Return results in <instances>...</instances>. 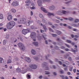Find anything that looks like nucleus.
<instances>
[{
    "label": "nucleus",
    "mask_w": 79,
    "mask_h": 79,
    "mask_svg": "<svg viewBox=\"0 0 79 79\" xmlns=\"http://www.w3.org/2000/svg\"><path fill=\"white\" fill-rule=\"evenodd\" d=\"M15 26V22L13 21L9 22L7 24V28L8 29H11Z\"/></svg>",
    "instance_id": "1"
},
{
    "label": "nucleus",
    "mask_w": 79,
    "mask_h": 79,
    "mask_svg": "<svg viewBox=\"0 0 79 79\" xmlns=\"http://www.w3.org/2000/svg\"><path fill=\"white\" fill-rule=\"evenodd\" d=\"M18 46H19L20 49L22 50V51H24V50H25V47L22 43H18Z\"/></svg>",
    "instance_id": "2"
},
{
    "label": "nucleus",
    "mask_w": 79,
    "mask_h": 79,
    "mask_svg": "<svg viewBox=\"0 0 79 79\" xmlns=\"http://www.w3.org/2000/svg\"><path fill=\"white\" fill-rule=\"evenodd\" d=\"M29 32H30V30L26 29H23L22 31V33L23 34H24V35L27 34Z\"/></svg>",
    "instance_id": "3"
},
{
    "label": "nucleus",
    "mask_w": 79,
    "mask_h": 79,
    "mask_svg": "<svg viewBox=\"0 0 79 79\" xmlns=\"http://www.w3.org/2000/svg\"><path fill=\"white\" fill-rule=\"evenodd\" d=\"M30 37L32 39L35 38L36 37V34L34 32H32L31 33Z\"/></svg>",
    "instance_id": "4"
},
{
    "label": "nucleus",
    "mask_w": 79,
    "mask_h": 79,
    "mask_svg": "<svg viewBox=\"0 0 79 79\" xmlns=\"http://www.w3.org/2000/svg\"><path fill=\"white\" fill-rule=\"evenodd\" d=\"M30 68H31V69H37V66L35 64H31L30 66Z\"/></svg>",
    "instance_id": "5"
},
{
    "label": "nucleus",
    "mask_w": 79,
    "mask_h": 79,
    "mask_svg": "<svg viewBox=\"0 0 79 79\" xmlns=\"http://www.w3.org/2000/svg\"><path fill=\"white\" fill-rule=\"evenodd\" d=\"M11 5L12 6H16L19 5V3L17 2H13L11 4Z\"/></svg>",
    "instance_id": "6"
},
{
    "label": "nucleus",
    "mask_w": 79,
    "mask_h": 79,
    "mask_svg": "<svg viewBox=\"0 0 79 79\" xmlns=\"http://www.w3.org/2000/svg\"><path fill=\"white\" fill-rule=\"evenodd\" d=\"M49 9L51 11H53L55 9V7L53 5H52L49 7Z\"/></svg>",
    "instance_id": "7"
},
{
    "label": "nucleus",
    "mask_w": 79,
    "mask_h": 79,
    "mask_svg": "<svg viewBox=\"0 0 79 79\" xmlns=\"http://www.w3.org/2000/svg\"><path fill=\"white\" fill-rule=\"evenodd\" d=\"M24 68H22V70H21V73L22 74H24L27 72V69H24Z\"/></svg>",
    "instance_id": "8"
},
{
    "label": "nucleus",
    "mask_w": 79,
    "mask_h": 79,
    "mask_svg": "<svg viewBox=\"0 0 79 79\" xmlns=\"http://www.w3.org/2000/svg\"><path fill=\"white\" fill-rule=\"evenodd\" d=\"M13 18V17L11 15H8L7 16V20L8 21H11Z\"/></svg>",
    "instance_id": "9"
},
{
    "label": "nucleus",
    "mask_w": 79,
    "mask_h": 79,
    "mask_svg": "<svg viewBox=\"0 0 79 79\" xmlns=\"http://www.w3.org/2000/svg\"><path fill=\"white\" fill-rule=\"evenodd\" d=\"M25 60L28 63H30V62H31V59H30V58H29V57H26Z\"/></svg>",
    "instance_id": "10"
},
{
    "label": "nucleus",
    "mask_w": 79,
    "mask_h": 79,
    "mask_svg": "<svg viewBox=\"0 0 79 79\" xmlns=\"http://www.w3.org/2000/svg\"><path fill=\"white\" fill-rule=\"evenodd\" d=\"M56 14L58 15H63V13L60 10H59L58 11L56 12Z\"/></svg>",
    "instance_id": "11"
},
{
    "label": "nucleus",
    "mask_w": 79,
    "mask_h": 79,
    "mask_svg": "<svg viewBox=\"0 0 79 79\" xmlns=\"http://www.w3.org/2000/svg\"><path fill=\"white\" fill-rule=\"evenodd\" d=\"M31 52L32 55H35L36 54V52H35V50L34 49H32L31 51Z\"/></svg>",
    "instance_id": "12"
},
{
    "label": "nucleus",
    "mask_w": 79,
    "mask_h": 79,
    "mask_svg": "<svg viewBox=\"0 0 79 79\" xmlns=\"http://www.w3.org/2000/svg\"><path fill=\"white\" fill-rule=\"evenodd\" d=\"M20 22L21 23H22L23 24L26 23V19L24 18L22 19V20H21Z\"/></svg>",
    "instance_id": "13"
},
{
    "label": "nucleus",
    "mask_w": 79,
    "mask_h": 79,
    "mask_svg": "<svg viewBox=\"0 0 79 79\" xmlns=\"http://www.w3.org/2000/svg\"><path fill=\"white\" fill-rule=\"evenodd\" d=\"M41 10H42V11H43L44 12V13H47L48 12L47 10H45V8H44L43 7H41Z\"/></svg>",
    "instance_id": "14"
},
{
    "label": "nucleus",
    "mask_w": 79,
    "mask_h": 79,
    "mask_svg": "<svg viewBox=\"0 0 79 79\" xmlns=\"http://www.w3.org/2000/svg\"><path fill=\"white\" fill-rule=\"evenodd\" d=\"M47 62H44L42 64V67H43L44 68L47 66Z\"/></svg>",
    "instance_id": "15"
},
{
    "label": "nucleus",
    "mask_w": 79,
    "mask_h": 79,
    "mask_svg": "<svg viewBox=\"0 0 79 79\" xmlns=\"http://www.w3.org/2000/svg\"><path fill=\"white\" fill-rule=\"evenodd\" d=\"M10 11L12 13H16V10H15V9H11Z\"/></svg>",
    "instance_id": "16"
},
{
    "label": "nucleus",
    "mask_w": 79,
    "mask_h": 79,
    "mask_svg": "<svg viewBox=\"0 0 79 79\" xmlns=\"http://www.w3.org/2000/svg\"><path fill=\"white\" fill-rule=\"evenodd\" d=\"M47 15L49 17L51 16L52 15V16H54V14L53 13H48L47 14Z\"/></svg>",
    "instance_id": "17"
},
{
    "label": "nucleus",
    "mask_w": 79,
    "mask_h": 79,
    "mask_svg": "<svg viewBox=\"0 0 79 79\" xmlns=\"http://www.w3.org/2000/svg\"><path fill=\"white\" fill-rule=\"evenodd\" d=\"M47 36V35L45 33H43V38H44V40H46L47 38H46V36Z\"/></svg>",
    "instance_id": "18"
},
{
    "label": "nucleus",
    "mask_w": 79,
    "mask_h": 79,
    "mask_svg": "<svg viewBox=\"0 0 79 79\" xmlns=\"http://www.w3.org/2000/svg\"><path fill=\"white\" fill-rule=\"evenodd\" d=\"M56 32L57 33L58 35H60V34H61V32L58 30H56Z\"/></svg>",
    "instance_id": "19"
},
{
    "label": "nucleus",
    "mask_w": 79,
    "mask_h": 79,
    "mask_svg": "<svg viewBox=\"0 0 79 79\" xmlns=\"http://www.w3.org/2000/svg\"><path fill=\"white\" fill-rule=\"evenodd\" d=\"M33 44L35 46H38V45H39V43L38 42H33Z\"/></svg>",
    "instance_id": "20"
},
{
    "label": "nucleus",
    "mask_w": 79,
    "mask_h": 79,
    "mask_svg": "<svg viewBox=\"0 0 79 79\" xmlns=\"http://www.w3.org/2000/svg\"><path fill=\"white\" fill-rule=\"evenodd\" d=\"M38 4L39 5H41L42 3V0H37Z\"/></svg>",
    "instance_id": "21"
},
{
    "label": "nucleus",
    "mask_w": 79,
    "mask_h": 79,
    "mask_svg": "<svg viewBox=\"0 0 79 79\" xmlns=\"http://www.w3.org/2000/svg\"><path fill=\"white\" fill-rule=\"evenodd\" d=\"M0 19H3V15L1 13H0Z\"/></svg>",
    "instance_id": "22"
},
{
    "label": "nucleus",
    "mask_w": 79,
    "mask_h": 79,
    "mask_svg": "<svg viewBox=\"0 0 79 79\" xmlns=\"http://www.w3.org/2000/svg\"><path fill=\"white\" fill-rule=\"evenodd\" d=\"M43 2L45 3V2H50V0H43Z\"/></svg>",
    "instance_id": "23"
},
{
    "label": "nucleus",
    "mask_w": 79,
    "mask_h": 79,
    "mask_svg": "<svg viewBox=\"0 0 79 79\" xmlns=\"http://www.w3.org/2000/svg\"><path fill=\"white\" fill-rule=\"evenodd\" d=\"M16 41H17V39H16V38H15L12 40V43H15V42H16Z\"/></svg>",
    "instance_id": "24"
},
{
    "label": "nucleus",
    "mask_w": 79,
    "mask_h": 79,
    "mask_svg": "<svg viewBox=\"0 0 79 79\" xmlns=\"http://www.w3.org/2000/svg\"><path fill=\"white\" fill-rule=\"evenodd\" d=\"M71 51L73 52H77V49L76 50L73 49V48H71Z\"/></svg>",
    "instance_id": "25"
},
{
    "label": "nucleus",
    "mask_w": 79,
    "mask_h": 79,
    "mask_svg": "<svg viewBox=\"0 0 79 79\" xmlns=\"http://www.w3.org/2000/svg\"><path fill=\"white\" fill-rule=\"evenodd\" d=\"M16 71L17 72H18V73H19L20 72H21V69H20L18 68L16 69Z\"/></svg>",
    "instance_id": "26"
},
{
    "label": "nucleus",
    "mask_w": 79,
    "mask_h": 79,
    "mask_svg": "<svg viewBox=\"0 0 79 79\" xmlns=\"http://www.w3.org/2000/svg\"><path fill=\"white\" fill-rule=\"evenodd\" d=\"M7 42V40H4L3 41V45H5L6 44Z\"/></svg>",
    "instance_id": "27"
},
{
    "label": "nucleus",
    "mask_w": 79,
    "mask_h": 79,
    "mask_svg": "<svg viewBox=\"0 0 79 79\" xmlns=\"http://www.w3.org/2000/svg\"><path fill=\"white\" fill-rule=\"evenodd\" d=\"M33 58L34 59V60H36V61H37L39 60V58L37 57H35V56H34L33 57Z\"/></svg>",
    "instance_id": "28"
},
{
    "label": "nucleus",
    "mask_w": 79,
    "mask_h": 79,
    "mask_svg": "<svg viewBox=\"0 0 79 79\" xmlns=\"http://www.w3.org/2000/svg\"><path fill=\"white\" fill-rule=\"evenodd\" d=\"M43 27L45 31H47L48 29H47V28H46V26H45L43 25Z\"/></svg>",
    "instance_id": "29"
},
{
    "label": "nucleus",
    "mask_w": 79,
    "mask_h": 79,
    "mask_svg": "<svg viewBox=\"0 0 79 79\" xmlns=\"http://www.w3.org/2000/svg\"><path fill=\"white\" fill-rule=\"evenodd\" d=\"M42 21L44 24H47V22H46V21H45V19H42Z\"/></svg>",
    "instance_id": "30"
},
{
    "label": "nucleus",
    "mask_w": 79,
    "mask_h": 79,
    "mask_svg": "<svg viewBox=\"0 0 79 79\" xmlns=\"http://www.w3.org/2000/svg\"><path fill=\"white\" fill-rule=\"evenodd\" d=\"M27 78L28 79H31V75H30L29 74H27Z\"/></svg>",
    "instance_id": "31"
},
{
    "label": "nucleus",
    "mask_w": 79,
    "mask_h": 79,
    "mask_svg": "<svg viewBox=\"0 0 79 79\" xmlns=\"http://www.w3.org/2000/svg\"><path fill=\"white\" fill-rule=\"evenodd\" d=\"M41 39H42V36H38V39L39 40H40Z\"/></svg>",
    "instance_id": "32"
},
{
    "label": "nucleus",
    "mask_w": 79,
    "mask_h": 79,
    "mask_svg": "<svg viewBox=\"0 0 79 79\" xmlns=\"http://www.w3.org/2000/svg\"><path fill=\"white\" fill-rule=\"evenodd\" d=\"M45 74H46V75H48V74H50V73L48 71H45Z\"/></svg>",
    "instance_id": "33"
},
{
    "label": "nucleus",
    "mask_w": 79,
    "mask_h": 79,
    "mask_svg": "<svg viewBox=\"0 0 79 79\" xmlns=\"http://www.w3.org/2000/svg\"><path fill=\"white\" fill-rule=\"evenodd\" d=\"M26 3H31V1L30 0H28L25 2Z\"/></svg>",
    "instance_id": "34"
},
{
    "label": "nucleus",
    "mask_w": 79,
    "mask_h": 79,
    "mask_svg": "<svg viewBox=\"0 0 79 79\" xmlns=\"http://www.w3.org/2000/svg\"><path fill=\"white\" fill-rule=\"evenodd\" d=\"M66 42H67V43H68L69 44H71V42H72L71 41L69 40H66Z\"/></svg>",
    "instance_id": "35"
},
{
    "label": "nucleus",
    "mask_w": 79,
    "mask_h": 79,
    "mask_svg": "<svg viewBox=\"0 0 79 79\" xmlns=\"http://www.w3.org/2000/svg\"><path fill=\"white\" fill-rule=\"evenodd\" d=\"M72 26H74V27H78V25L77 24H73V25H72Z\"/></svg>",
    "instance_id": "36"
},
{
    "label": "nucleus",
    "mask_w": 79,
    "mask_h": 79,
    "mask_svg": "<svg viewBox=\"0 0 79 79\" xmlns=\"http://www.w3.org/2000/svg\"><path fill=\"white\" fill-rule=\"evenodd\" d=\"M11 63V60L10 59H9L7 61V63Z\"/></svg>",
    "instance_id": "37"
},
{
    "label": "nucleus",
    "mask_w": 79,
    "mask_h": 79,
    "mask_svg": "<svg viewBox=\"0 0 79 79\" xmlns=\"http://www.w3.org/2000/svg\"><path fill=\"white\" fill-rule=\"evenodd\" d=\"M54 75V76H56L57 75V73L56 72H54L52 73Z\"/></svg>",
    "instance_id": "38"
},
{
    "label": "nucleus",
    "mask_w": 79,
    "mask_h": 79,
    "mask_svg": "<svg viewBox=\"0 0 79 79\" xmlns=\"http://www.w3.org/2000/svg\"><path fill=\"white\" fill-rule=\"evenodd\" d=\"M31 10H35V7L34 6H32V7H30Z\"/></svg>",
    "instance_id": "39"
},
{
    "label": "nucleus",
    "mask_w": 79,
    "mask_h": 79,
    "mask_svg": "<svg viewBox=\"0 0 79 79\" xmlns=\"http://www.w3.org/2000/svg\"><path fill=\"white\" fill-rule=\"evenodd\" d=\"M3 59L2 58H0V63H2V61H3Z\"/></svg>",
    "instance_id": "40"
},
{
    "label": "nucleus",
    "mask_w": 79,
    "mask_h": 79,
    "mask_svg": "<svg viewBox=\"0 0 79 79\" xmlns=\"http://www.w3.org/2000/svg\"><path fill=\"white\" fill-rule=\"evenodd\" d=\"M72 2V1L70 0V1H69L68 2H65V3H66V4H68V3H71V2Z\"/></svg>",
    "instance_id": "41"
},
{
    "label": "nucleus",
    "mask_w": 79,
    "mask_h": 79,
    "mask_svg": "<svg viewBox=\"0 0 79 79\" xmlns=\"http://www.w3.org/2000/svg\"><path fill=\"white\" fill-rule=\"evenodd\" d=\"M62 13V15L63 14H66V11L65 10H63Z\"/></svg>",
    "instance_id": "42"
},
{
    "label": "nucleus",
    "mask_w": 79,
    "mask_h": 79,
    "mask_svg": "<svg viewBox=\"0 0 79 79\" xmlns=\"http://www.w3.org/2000/svg\"><path fill=\"white\" fill-rule=\"evenodd\" d=\"M69 21H73V20H74V19L72 18H69Z\"/></svg>",
    "instance_id": "43"
},
{
    "label": "nucleus",
    "mask_w": 79,
    "mask_h": 79,
    "mask_svg": "<svg viewBox=\"0 0 79 79\" xmlns=\"http://www.w3.org/2000/svg\"><path fill=\"white\" fill-rule=\"evenodd\" d=\"M59 72L61 74H63L64 73V71L63 70H60Z\"/></svg>",
    "instance_id": "44"
},
{
    "label": "nucleus",
    "mask_w": 79,
    "mask_h": 79,
    "mask_svg": "<svg viewBox=\"0 0 79 79\" xmlns=\"http://www.w3.org/2000/svg\"><path fill=\"white\" fill-rule=\"evenodd\" d=\"M79 22V19H76L75 20V23H78V22Z\"/></svg>",
    "instance_id": "45"
},
{
    "label": "nucleus",
    "mask_w": 79,
    "mask_h": 79,
    "mask_svg": "<svg viewBox=\"0 0 79 79\" xmlns=\"http://www.w3.org/2000/svg\"><path fill=\"white\" fill-rule=\"evenodd\" d=\"M49 29L50 31L51 32H53V30H52V29L51 28H49Z\"/></svg>",
    "instance_id": "46"
},
{
    "label": "nucleus",
    "mask_w": 79,
    "mask_h": 79,
    "mask_svg": "<svg viewBox=\"0 0 79 79\" xmlns=\"http://www.w3.org/2000/svg\"><path fill=\"white\" fill-rule=\"evenodd\" d=\"M9 35H6V39H8V38H9Z\"/></svg>",
    "instance_id": "47"
},
{
    "label": "nucleus",
    "mask_w": 79,
    "mask_h": 79,
    "mask_svg": "<svg viewBox=\"0 0 79 79\" xmlns=\"http://www.w3.org/2000/svg\"><path fill=\"white\" fill-rule=\"evenodd\" d=\"M52 35L54 37H56V36H57V35L56 34H52Z\"/></svg>",
    "instance_id": "48"
},
{
    "label": "nucleus",
    "mask_w": 79,
    "mask_h": 79,
    "mask_svg": "<svg viewBox=\"0 0 79 79\" xmlns=\"http://www.w3.org/2000/svg\"><path fill=\"white\" fill-rule=\"evenodd\" d=\"M39 16L40 18H43V15H42L41 14H40L39 15Z\"/></svg>",
    "instance_id": "49"
},
{
    "label": "nucleus",
    "mask_w": 79,
    "mask_h": 79,
    "mask_svg": "<svg viewBox=\"0 0 79 79\" xmlns=\"http://www.w3.org/2000/svg\"><path fill=\"white\" fill-rule=\"evenodd\" d=\"M60 77H61L63 79H64L65 78V77H64V75H60Z\"/></svg>",
    "instance_id": "50"
},
{
    "label": "nucleus",
    "mask_w": 79,
    "mask_h": 79,
    "mask_svg": "<svg viewBox=\"0 0 79 79\" xmlns=\"http://www.w3.org/2000/svg\"><path fill=\"white\" fill-rule=\"evenodd\" d=\"M65 45H66V47H67L68 48H70V46H69V45L68 44H65Z\"/></svg>",
    "instance_id": "51"
},
{
    "label": "nucleus",
    "mask_w": 79,
    "mask_h": 79,
    "mask_svg": "<svg viewBox=\"0 0 79 79\" xmlns=\"http://www.w3.org/2000/svg\"><path fill=\"white\" fill-rule=\"evenodd\" d=\"M30 24H30V23H29V21H28V22L27 23V24H26V25L27 26H29V25H30Z\"/></svg>",
    "instance_id": "52"
},
{
    "label": "nucleus",
    "mask_w": 79,
    "mask_h": 79,
    "mask_svg": "<svg viewBox=\"0 0 79 79\" xmlns=\"http://www.w3.org/2000/svg\"><path fill=\"white\" fill-rule=\"evenodd\" d=\"M65 50L67 52H69V49L68 48H66L65 49Z\"/></svg>",
    "instance_id": "53"
},
{
    "label": "nucleus",
    "mask_w": 79,
    "mask_h": 79,
    "mask_svg": "<svg viewBox=\"0 0 79 79\" xmlns=\"http://www.w3.org/2000/svg\"><path fill=\"white\" fill-rule=\"evenodd\" d=\"M68 60H69V61H72V58H71V57H69L68 58Z\"/></svg>",
    "instance_id": "54"
},
{
    "label": "nucleus",
    "mask_w": 79,
    "mask_h": 79,
    "mask_svg": "<svg viewBox=\"0 0 79 79\" xmlns=\"http://www.w3.org/2000/svg\"><path fill=\"white\" fill-rule=\"evenodd\" d=\"M73 31H78V30L76 28H73Z\"/></svg>",
    "instance_id": "55"
},
{
    "label": "nucleus",
    "mask_w": 79,
    "mask_h": 79,
    "mask_svg": "<svg viewBox=\"0 0 79 79\" xmlns=\"http://www.w3.org/2000/svg\"><path fill=\"white\" fill-rule=\"evenodd\" d=\"M56 23H60V21L59 20H56Z\"/></svg>",
    "instance_id": "56"
},
{
    "label": "nucleus",
    "mask_w": 79,
    "mask_h": 79,
    "mask_svg": "<svg viewBox=\"0 0 79 79\" xmlns=\"http://www.w3.org/2000/svg\"><path fill=\"white\" fill-rule=\"evenodd\" d=\"M28 22H29V23H30V24H31V23H32L33 22L32 20H30L28 21Z\"/></svg>",
    "instance_id": "57"
},
{
    "label": "nucleus",
    "mask_w": 79,
    "mask_h": 79,
    "mask_svg": "<svg viewBox=\"0 0 79 79\" xmlns=\"http://www.w3.org/2000/svg\"><path fill=\"white\" fill-rule=\"evenodd\" d=\"M61 49H65V47H64V46H62L61 47Z\"/></svg>",
    "instance_id": "58"
},
{
    "label": "nucleus",
    "mask_w": 79,
    "mask_h": 79,
    "mask_svg": "<svg viewBox=\"0 0 79 79\" xmlns=\"http://www.w3.org/2000/svg\"><path fill=\"white\" fill-rule=\"evenodd\" d=\"M64 58L66 59L68 58V55H65L64 56Z\"/></svg>",
    "instance_id": "59"
},
{
    "label": "nucleus",
    "mask_w": 79,
    "mask_h": 79,
    "mask_svg": "<svg viewBox=\"0 0 79 79\" xmlns=\"http://www.w3.org/2000/svg\"><path fill=\"white\" fill-rule=\"evenodd\" d=\"M65 63L66 64H69V62L67 61H66L65 62Z\"/></svg>",
    "instance_id": "60"
},
{
    "label": "nucleus",
    "mask_w": 79,
    "mask_h": 79,
    "mask_svg": "<svg viewBox=\"0 0 79 79\" xmlns=\"http://www.w3.org/2000/svg\"><path fill=\"white\" fill-rule=\"evenodd\" d=\"M73 67H72L70 69H69L70 71H72V70H73Z\"/></svg>",
    "instance_id": "61"
},
{
    "label": "nucleus",
    "mask_w": 79,
    "mask_h": 79,
    "mask_svg": "<svg viewBox=\"0 0 79 79\" xmlns=\"http://www.w3.org/2000/svg\"><path fill=\"white\" fill-rule=\"evenodd\" d=\"M38 78H39V79H42V76H40L38 77Z\"/></svg>",
    "instance_id": "62"
},
{
    "label": "nucleus",
    "mask_w": 79,
    "mask_h": 79,
    "mask_svg": "<svg viewBox=\"0 0 79 79\" xmlns=\"http://www.w3.org/2000/svg\"><path fill=\"white\" fill-rule=\"evenodd\" d=\"M57 40L58 41H61V40L60 38H57Z\"/></svg>",
    "instance_id": "63"
},
{
    "label": "nucleus",
    "mask_w": 79,
    "mask_h": 79,
    "mask_svg": "<svg viewBox=\"0 0 79 79\" xmlns=\"http://www.w3.org/2000/svg\"><path fill=\"white\" fill-rule=\"evenodd\" d=\"M44 79H48V77L46 76H45L44 77Z\"/></svg>",
    "instance_id": "64"
}]
</instances>
